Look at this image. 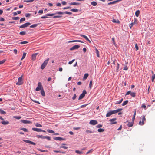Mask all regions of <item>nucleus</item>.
<instances>
[{"instance_id":"nucleus-1","label":"nucleus","mask_w":155,"mask_h":155,"mask_svg":"<svg viewBox=\"0 0 155 155\" xmlns=\"http://www.w3.org/2000/svg\"><path fill=\"white\" fill-rule=\"evenodd\" d=\"M132 22L130 23L129 25V26L130 28H131L132 27L135 25H137L138 23V20L137 19V18H134V21H133V20L132 21Z\"/></svg>"},{"instance_id":"nucleus-2","label":"nucleus","mask_w":155,"mask_h":155,"mask_svg":"<svg viewBox=\"0 0 155 155\" xmlns=\"http://www.w3.org/2000/svg\"><path fill=\"white\" fill-rule=\"evenodd\" d=\"M49 60V58L47 59L42 64L41 67V68L42 69H43L45 67L48 62Z\"/></svg>"},{"instance_id":"nucleus-3","label":"nucleus","mask_w":155,"mask_h":155,"mask_svg":"<svg viewBox=\"0 0 155 155\" xmlns=\"http://www.w3.org/2000/svg\"><path fill=\"white\" fill-rule=\"evenodd\" d=\"M22 77L23 75H22L20 77L18 78V81L16 83V84L17 85H21L23 84V82L22 81Z\"/></svg>"},{"instance_id":"nucleus-4","label":"nucleus","mask_w":155,"mask_h":155,"mask_svg":"<svg viewBox=\"0 0 155 155\" xmlns=\"http://www.w3.org/2000/svg\"><path fill=\"white\" fill-rule=\"evenodd\" d=\"M64 14V12H56L55 13H53V14H50L48 13L47 14H46V15L47 16H52L53 15H54L55 14H58V15H60V14Z\"/></svg>"},{"instance_id":"nucleus-5","label":"nucleus","mask_w":155,"mask_h":155,"mask_svg":"<svg viewBox=\"0 0 155 155\" xmlns=\"http://www.w3.org/2000/svg\"><path fill=\"white\" fill-rule=\"evenodd\" d=\"M87 94V92L86 90H84L83 91L82 93L80 95L78 100H81L83 99L85 96V95Z\"/></svg>"},{"instance_id":"nucleus-6","label":"nucleus","mask_w":155,"mask_h":155,"mask_svg":"<svg viewBox=\"0 0 155 155\" xmlns=\"http://www.w3.org/2000/svg\"><path fill=\"white\" fill-rule=\"evenodd\" d=\"M42 89L43 87L42 86L41 83V82L38 83V87L36 88L35 90L36 91H38L42 90Z\"/></svg>"},{"instance_id":"nucleus-7","label":"nucleus","mask_w":155,"mask_h":155,"mask_svg":"<svg viewBox=\"0 0 155 155\" xmlns=\"http://www.w3.org/2000/svg\"><path fill=\"white\" fill-rule=\"evenodd\" d=\"M117 120L116 118H114L112 119H110L109 121L110 122V124L112 125L115 124L117 123V122L115 121Z\"/></svg>"},{"instance_id":"nucleus-8","label":"nucleus","mask_w":155,"mask_h":155,"mask_svg":"<svg viewBox=\"0 0 155 155\" xmlns=\"http://www.w3.org/2000/svg\"><path fill=\"white\" fill-rule=\"evenodd\" d=\"M31 23L29 22H27L25 24H23V25H21L19 27L20 28H24L25 27H27L28 26H29Z\"/></svg>"},{"instance_id":"nucleus-9","label":"nucleus","mask_w":155,"mask_h":155,"mask_svg":"<svg viewBox=\"0 0 155 155\" xmlns=\"http://www.w3.org/2000/svg\"><path fill=\"white\" fill-rule=\"evenodd\" d=\"M32 130L33 131H36L38 132H45L46 131L42 130H41V129L38 128H32Z\"/></svg>"},{"instance_id":"nucleus-10","label":"nucleus","mask_w":155,"mask_h":155,"mask_svg":"<svg viewBox=\"0 0 155 155\" xmlns=\"http://www.w3.org/2000/svg\"><path fill=\"white\" fill-rule=\"evenodd\" d=\"M130 94L131 96L134 97H135V93L134 92H131V91H129L127 92L126 95H128Z\"/></svg>"},{"instance_id":"nucleus-11","label":"nucleus","mask_w":155,"mask_h":155,"mask_svg":"<svg viewBox=\"0 0 155 155\" xmlns=\"http://www.w3.org/2000/svg\"><path fill=\"white\" fill-rule=\"evenodd\" d=\"M97 122L95 120H91L89 122V124L91 125H95L97 124Z\"/></svg>"},{"instance_id":"nucleus-12","label":"nucleus","mask_w":155,"mask_h":155,"mask_svg":"<svg viewBox=\"0 0 155 155\" xmlns=\"http://www.w3.org/2000/svg\"><path fill=\"white\" fill-rule=\"evenodd\" d=\"M80 47V46L78 45H75L71 48L70 50L71 51L75 49H77Z\"/></svg>"},{"instance_id":"nucleus-13","label":"nucleus","mask_w":155,"mask_h":155,"mask_svg":"<svg viewBox=\"0 0 155 155\" xmlns=\"http://www.w3.org/2000/svg\"><path fill=\"white\" fill-rule=\"evenodd\" d=\"M122 110V109H118L116 110H110V111L112 113V114H115L116 113H117L118 112H119L120 111Z\"/></svg>"},{"instance_id":"nucleus-14","label":"nucleus","mask_w":155,"mask_h":155,"mask_svg":"<svg viewBox=\"0 0 155 155\" xmlns=\"http://www.w3.org/2000/svg\"><path fill=\"white\" fill-rule=\"evenodd\" d=\"M23 140L26 143H29L33 145H36V144L35 143L30 140Z\"/></svg>"},{"instance_id":"nucleus-15","label":"nucleus","mask_w":155,"mask_h":155,"mask_svg":"<svg viewBox=\"0 0 155 155\" xmlns=\"http://www.w3.org/2000/svg\"><path fill=\"white\" fill-rule=\"evenodd\" d=\"M21 122L24 124H31V122L29 120H22L21 121Z\"/></svg>"},{"instance_id":"nucleus-16","label":"nucleus","mask_w":155,"mask_h":155,"mask_svg":"<svg viewBox=\"0 0 155 155\" xmlns=\"http://www.w3.org/2000/svg\"><path fill=\"white\" fill-rule=\"evenodd\" d=\"M69 4L71 5H80V3H79L76 2H71L69 3Z\"/></svg>"},{"instance_id":"nucleus-17","label":"nucleus","mask_w":155,"mask_h":155,"mask_svg":"<svg viewBox=\"0 0 155 155\" xmlns=\"http://www.w3.org/2000/svg\"><path fill=\"white\" fill-rule=\"evenodd\" d=\"M54 139L55 140H64V139L62 137H55L54 138Z\"/></svg>"},{"instance_id":"nucleus-18","label":"nucleus","mask_w":155,"mask_h":155,"mask_svg":"<svg viewBox=\"0 0 155 155\" xmlns=\"http://www.w3.org/2000/svg\"><path fill=\"white\" fill-rule=\"evenodd\" d=\"M38 54L37 53H35L33 54L32 55V59L33 60H35L36 59V58L37 55Z\"/></svg>"},{"instance_id":"nucleus-19","label":"nucleus","mask_w":155,"mask_h":155,"mask_svg":"<svg viewBox=\"0 0 155 155\" xmlns=\"http://www.w3.org/2000/svg\"><path fill=\"white\" fill-rule=\"evenodd\" d=\"M89 76V74L87 73H86L85 74L84 76V77L83 78V79L84 80H85Z\"/></svg>"},{"instance_id":"nucleus-20","label":"nucleus","mask_w":155,"mask_h":155,"mask_svg":"<svg viewBox=\"0 0 155 155\" xmlns=\"http://www.w3.org/2000/svg\"><path fill=\"white\" fill-rule=\"evenodd\" d=\"M134 124V122L133 121H132L131 122H128V124H127V126L128 127H130L133 126Z\"/></svg>"},{"instance_id":"nucleus-21","label":"nucleus","mask_w":155,"mask_h":155,"mask_svg":"<svg viewBox=\"0 0 155 155\" xmlns=\"http://www.w3.org/2000/svg\"><path fill=\"white\" fill-rule=\"evenodd\" d=\"M112 114V113H111V111L110 110L109 112H108V113H107V114L106 115V117H110V116H111Z\"/></svg>"},{"instance_id":"nucleus-22","label":"nucleus","mask_w":155,"mask_h":155,"mask_svg":"<svg viewBox=\"0 0 155 155\" xmlns=\"http://www.w3.org/2000/svg\"><path fill=\"white\" fill-rule=\"evenodd\" d=\"M1 123L4 125L8 124L9 123V122L8 121H5L3 120L1 122Z\"/></svg>"},{"instance_id":"nucleus-23","label":"nucleus","mask_w":155,"mask_h":155,"mask_svg":"<svg viewBox=\"0 0 155 155\" xmlns=\"http://www.w3.org/2000/svg\"><path fill=\"white\" fill-rule=\"evenodd\" d=\"M41 94L43 96H45V91L43 89V88L41 90Z\"/></svg>"},{"instance_id":"nucleus-24","label":"nucleus","mask_w":155,"mask_h":155,"mask_svg":"<svg viewBox=\"0 0 155 155\" xmlns=\"http://www.w3.org/2000/svg\"><path fill=\"white\" fill-rule=\"evenodd\" d=\"M97 3L95 1H93L91 2V5L94 6H95L97 5Z\"/></svg>"},{"instance_id":"nucleus-25","label":"nucleus","mask_w":155,"mask_h":155,"mask_svg":"<svg viewBox=\"0 0 155 155\" xmlns=\"http://www.w3.org/2000/svg\"><path fill=\"white\" fill-rule=\"evenodd\" d=\"M80 35L81 36L84 38L86 40H88V38L86 36L82 34H80Z\"/></svg>"},{"instance_id":"nucleus-26","label":"nucleus","mask_w":155,"mask_h":155,"mask_svg":"<svg viewBox=\"0 0 155 155\" xmlns=\"http://www.w3.org/2000/svg\"><path fill=\"white\" fill-rule=\"evenodd\" d=\"M95 51H96V53L97 54V56L98 57H100V55H99V52L98 51V49L96 48L95 49Z\"/></svg>"},{"instance_id":"nucleus-27","label":"nucleus","mask_w":155,"mask_h":155,"mask_svg":"<svg viewBox=\"0 0 155 155\" xmlns=\"http://www.w3.org/2000/svg\"><path fill=\"white\" fill-rule=\"evenodd\" d=\"M140 11L139 10H137V11L136 12H135V15L137 17H138L139 15L140 14Z\"/></svg>"},{"instance_id":"nucleus-28","label":"nucleus","mask_w":155,"mask_h":155,"mask_svg":"<svg viewBox=\"0 0 155 155\" xmlns=\"http://www.w3.org/2000/svg\"><path fill=\"white\" fill-rule=\"evenodd\" d=\"M63 145H66V144H63L60 147L61 148H63L64 149H67L68 148V147L67 146H63Z\"/></svg>"},{"instance_id":"nucleus-29","label":"nucleus","mask_w":155,"mask_h":155,"mask_svg":"<svg viewBox=\"0 0 155 155\" xmlns=\"http://www.w3.org/2000/svg\"><path fill=\"white\" fill-rule=\"evenodd\" d=\"M38 25V24H34L30 26L31 28H34L36 27Z\"/></svg>"},{"instance_id":"nucleus-30","label":"nucleus","mask_w":155,"mask_h":155,"mask_svg":"<svg viewBox=\"0 0 155 155\" xmlns=\"http://www.w3.org/2000/svg\"><path fill=\"white\" fill-rule=\"evenodd\" d=\"M75 152L78 154H81L83 153V152L82 151H80L79 150H76L75 151Z\"/></svg>"},{"instance_id":"nucleus-31","label":"nucleus","mask_w":155,"mask_h":155,"mask_svg":"<svg viewBox=\"0 0 155 155\" xmlns=\"http://www.w3.org/2000/svg\"><path fill=\"white\" fill-rule=\"evenodd\" d=\"M128 100H126L124 101L122 104V105L124 106L126 105L128 103Z\"/></svg>"},{"instance_id":"nucleus-32","label":"nucleus","mask_w":155,"mask_h":155,"mask_svg":"<svg viewBox=\"0 0 155 155\" xmlns=\"http://www.w3.org/2000/svg\"><path fill=\"white\" fill-rule=\"evenodd\" d=\"M97 131L99 132H103L104 131V130L103 129L99 128Z\"/></svg>"},{"instance_id":"nucleus-33","label":"nucleus","mask_w":155,"mask_h":155,"mask_svg":"<svg viewBox=\"0 0 155 155\" xmlns=\"http://www.w3.org/2000/svg\"><path fill=\"white\" fill-rule=\"evenodd\" d=\"M119 64L118 63H117V66H116V71L117 72L119 71Z\"/></svg>"},{"instance_id":"nucleus-34","label":"nucleus","mask_w":155,"mask_h":155,"mask_svg":"<svg viewBox=\"0 0 155 155\" xmlns=\"http://www.w3.org/2000/svg\"><path fill=\"white\" fill-rule=\"evenodd\" d=\"M123 98H121V99L119 101H117L116 103V104H120L122 101L123 100Z\"/></svg>"},{"instance_id":"nucleus-35","label":"nucleus","mask_w":155,"mask_h":155,"mask_svg":"<svg viewBox=\"0 0 155 155\" xmlns=\"http://www.w3.org/2000/svg\"><path fill=\"white\" fill-rule=\"evenodd\" d=\"M112 21L114 23H119L120 22L119 20H116V19H113V20H112Z\"/></svg>"},{"instance_id":"nucleus-36","label":"nucleus","mask_w":155,"mask_h":155,"mask_svg":"<svg viewBox=\"0 0 155 155\" xmlns=\"http://www.w3.org/2000/svg\"><path fill=\"white\" fill-rule=\"evenodd\" d=\"M19 34L21 35H23L26 34V32L25 31H22L20 32Z\"/></svg>"},{"instance_id":"nucleus-37","label":"nucleus","mask_w":155,"mask_h":155,"mask_svg":"<svg viewBox=\"0 0 155 155\" xmlns=\"http://www.w3.org/2000/svg\"><path fill=\"white\" fill-rule=\"evenodd\" d=\"M71 11L72 12H77L78 11V10L77 9H72L71 10Z\"/></svg>"},{"instance_id":"nucleus-38","label":"nucleus","mask_w":155,"mask_h":155,"mask_svg":"<svg viewBox=\"0 0 155 155\" xmlns=\"http://www.w3.org/2000/svg\"><path fill=\"white\" fill-rule=\"evenodd\" d=\"M26 54V53H24L22 55V58L21 59V60H22L23 59H24L25 57Z\"/></svg>"},{"instance_id":"nucleus-39","label":"nucleus","mask_w":155,"mask_h":155,"mask_svg":"<svg viewBox=\"0 0 155 155\" xmlns=\"http://www.w3.org/2000/svg\"><path fill=\"white\" fill-rule=\"evenodd\" d=\"M13 118H15L19 120L21 118V116H13Z\"/></svg>"},{"instance_id":"nucleus-40","label":"nucleus","mask_w":155,"mask_h":155,"mask_svg":"<svg viewBox=\"0 0 155 155\" xmlns=\"http://www.w3.org/2000/svg\"><path fill=\"white\" fill-rule=\"evenodd\" d=\"M136 114V111H135L134 112V115L133 117L132 118V121H133L134 122V121L135 119Z\"/></svg>"},{"instance_id":"nucleus-41","label":"nucleus","mask_w":155,"mask_h":155,"mask_svg":"<svg viewBox=\"0 0 155 155\" xmlns=\"http://www.w3.org/2000/svg\"><path fill=\"white\" fill-rule=\"evenodd\" d=\"M92 85V81L91 80L90 82L89 85V88H90V89L91 88Z\"/></svg>"},{"instance_id":"nucleus-42","label":"nucleus","mask_w":155,"mask_h":155,"mask_svg":"<svg viewBox=\"0 0 155 155\" xmlns=\"http://www.w3.org/2000/svg\"><path fill=\"white\" fill-rule=\"evenodd\" d=\"M6 61V59H4L2 61H0V64H2L5 62Z\"/></svg>"},{"instance_id":"nucleus-43","label":"nucleus","mask_w":155,"mask_h":155,"mask_svg":"<svg viewBox=\"0 0 155 155\" xmlns=\"http://www.w3.org/2000/svg\"><path fill=\"white\" fill-rule=\"evenodd\" d=\"M25 20V18H21L20 21V23H21L22 21H24Z\"/></svg>"},{"instance_id":"nucleus-44","label":"nucleus","mask_w":155,"mask_h":155,"mask_svg":"<svg viewBox=\"0 0 155 155\" xmlns=\"http://www.w3.org/2000/svg\"><path fill=\"white\" fill-rule=\"evenodd\" d=\"M47 131L48 132L50 133H54V131L48 129Z\"/></svg>"},{"instance_id":"nucleus-45","label":"nucleus","mask_w":155,"mask_h":155,"mask_svg":"<svg viewBox=\"0 0 155 155\" xmlns=\"http://www.w3.org/2000/svg\"><path fill=\"white\" fill-rule=\"evenodd\" d=\"M21 130L25 132H28V130L27 129L25 128H22L21 129Z\"/></svg>"},{"instance_id":"nucleus-46","label":"nucleus","mask_w":155,"mask_h":155,"mask_svg":"<svg viewBox=\"0 0 155 155\" xmlns=\"http://www.w3.org/2000/svg\"><path fill=\"white\" fill-rule=\"evenodd\" d=\"M28 43V42L26 41H23L21 42L20 43L21 44H25Z\"/></svg>"},{"instance_id":"nucleus-47","label":"nucleus","mask_w":155,"mask_h":155,"mask_svg":"<svg viewBox=\"0 0 155 155\" xmlns=\"http://www.w3.org/2000/svg\"><path fill=\"white\" fill-rule=\"evenodd\" d=\"M19 19V18L18 17H16L12 18V19L14 20H17Z\"/></svg>"},{"instance_id":"nucleus-48","label":"nucleus","mask_w":155,"mask_h":155,"mask_svg":"<svg viewBox=\"0 0 155 155\" xmlns=\"http://www.w3.org/2000/svg\"><path fill=\"white\" fill-rule=\"evenodd\" d=\"M0 113L1 114H6V112L4 110H2L0 109Z\"/></svg>"},{"instance_id":"nucleus-49","label":"nucleus","mask_w":155,"mask_h":155,"mask_svg":"<svg viewBox=\"0 0 155 155\" xmlns=\"http://www.w3.org/2000/svg\"><path fill=\"white\" fill-rule=\"evenodd\" d=\"M64 13L66 14H69V15H71L72 14V13L71 12H68V11H65V12H64Z\"/></svg>"},{"instance_id":"nucleus-50","label":"nucleus","mask_w":155,"mask_h":155,"mask_svg":"<svg viewBox=\"0 0 155 155\" xmlns=\"http://www.w3.org/2000/svg\"><path fill=\"white\" fill-rule=\"evenodd\" d=\"M155 78V74H153L152 76V81L153 82L154 81V79Z\"/></svg>"},{"instance_id":"nucleus-51","label":"nucleus","mask_w":155,"mask_h":155,"mask_svg":"<svg viewBox=\"0 0 155 155\" xmlns=\"http://www.w3.org/2000/svg\"><path fill=\"white\" fill-rule=\"evenodd\" d=\"M35 126L37 127H41L42 126L40 124H39L38 123L36 124Z\"/></svg>"},{"instance_id":"nucleus-52","label":"nucleus","mask_w":155,"mask_h":155,"mask_svg":"<svg viewBox=\"0 0 155 155\" xmlns=\"http://www.w3.org/2000/svg\"><path fill=\"white\" fill-rule=\"evenodd\" d=\"M116 3V1H113V2H109V3H108V5H110L111 4H115Z\"/></svg>"},{"instance_id":"nucleus-53","label":"nucleus","mask_w":155,"mask_h":155,"mask_svg":"<svg viewBox=\"0 0 155 155\" xmlns=\"http://www.w3.org/2000/svg\"><path fill=\"white\" fill-rule=\"evenodd\" d=\"M146 120V118L144 116H143L142 119V122H144V121Z\"/></svg>"},{"instance_id":"nucleus-54","label":"nucleus","mask_w":155,"mask_h":155,"mask_svg":"<svg viewBox=\"0 0 155 155\" xmlns=\"http://www.w3.org/2000/svg\"><path fill=\"white\" fill-rule=\"evenodd\" d=\"M36 137L38 138H41L42 139H43V136L42 135H37L36 136Z\"/></svg>"},{"instance_id":"nucleus-55","label":"nucleus","mask_w":155,"mask_h":155,"mask_svg":"<svg viewBox=\"0 0 155 155\" xmlns=\"http://www.w3.org/2000/svg\"><path fill=\"white\" fill-rule=\"evenodd\" d=\"M74 61H75L74 59L72 60V61L69 62L68 64H71Z\"/></svg>"},{"instance_id":"nucleus-56","label":"nucleus","mask_w":155,"mask_h":155,"mask_svg":"<svg viewBox=\"0 0 155 155\" xmlns=\"http://www.w3.org/2000/svg\"><path fill=\"white\" fill-rule=\"evenodd\" d=\"M139 124L140 125H143L144 124V122H142V121H140L139 122Z\"/></svg>"},{"instance_id":"nucleus-57","label":"nucleus","mask_w":155,"mask_h":155,"mask_svg":"<svg viewBox=\"0 0 155 155\" xmlns=\"http://www.w3.org/2000/svg\"><path fill=\"white\" fill-rule=\"evenodd\" d=\"M112 41L113 42V44L115 45L116 44L115 43V39L114 38H113L112 39Z\"/></svg>"},{"instance_id":"nucleus-58","label":"nucleus","mask_w":155,"mask_h":155,"mask_svg":"<svg viewBox=\"0 0 155 155\" xmlns=\"http://www.w3.org/2000/svg\"><path fill=\"white\" fill-rule=\"evenodd\" d=\"M135 48H136V51H137V50H138L139 48H138V47L137 44H135Z\"/></svg>"},{"instance_id":"nucleus-59","label":"nucleus","mask_w":155,"mask_h":155,"mask_svg":"<svg viewBox=\"0 0 155 155\" xmlns=\"http://www.w3.org/2000/svg\"><path fill=\"white\" fill-rule=\"evenodd\" d=\"M92 151H93L92 149H91V150H90L88 151L86 153V154H88L90 153H92Z\"/></svg>"},{"instance_id":"nucleus-60","label":"nucleus","mask_w":155,"mask_h":155,"mask_svg":"<svg viewBox=\"0 0 155 155\" xmlns=\"http://www.w3.org/2000/svg\"><path fill=\"white\" fill-rule=\"evenodd\" d=\"M86 132L87 133H93V132L90 130H87L86 131Z\"/></svg>"},{"instance_id":"nucleus-61","label":"nucleus","mask_w":155,"mask_h":155,"mask_svg":"<svg viewBox=\"0 0 155 155\" xmlns=\"http://www.w3.org/2000/svg\"><path fill=\"white\" fill-rule=\"evenodd\" d=\"M62 17V16L61 15H57L54 16L53 17L54 18H60Z\"/></svg>"},{"instance_id":"nucleus-62","label":"nucleus","mask_w":155,"mask_h":155,"mask_svg":"<svg viewBox=\"0 0 155 155\" xmlns=\"http://www.w3.org/2000/svg\"><path fill=\"white\" fill-rule=\"evenodd\" d=\"M76 94H74L73 96V97H72V99L73 100H75L76 97Z\"/></svg>"},{"instance_id":"nucleus-63","label":"nucleus","mask_w":155,"mask_h":155,"mask_svg":"<svg viewBox=\"0 0 155 155\" xmlns=\"http://www.w3.org/2000/svg\"><path fill=\"white\" fill-rule=\"evenodd\" d=\"M13 51L15 54H17L18 51L17 49H14Z\"/></svg>"},{"instance_id":"nucleus-64","label":"nucleus","mask_w":155,"mask_h":155,"mask_svg":"<svg viewBox=\"0 0 155 155\" xmlns=\"http://www.w3.org/2000/svg\"><path fill=\"white\" fill-rule=\"evenodd\" d=\"M46 138L49 140H51V137L48 136H46Z\"/></svg>"}]
</instances>
